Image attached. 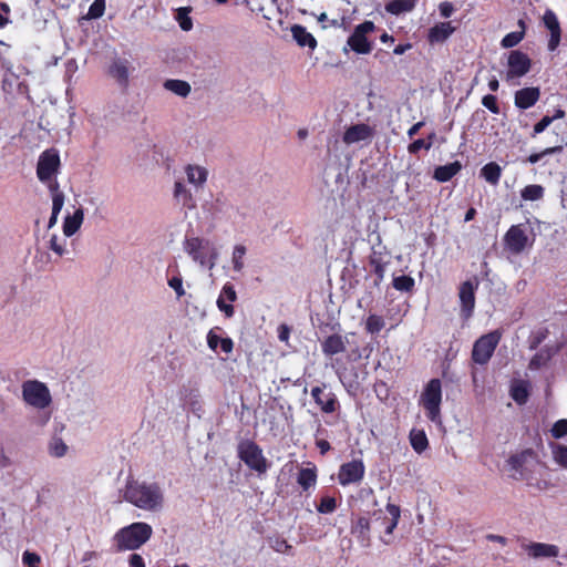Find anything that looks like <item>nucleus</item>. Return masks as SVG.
Listing matches in <instances>:
<instances>
[{
  "instance_id": "nucleus-1",
  "label": "nucleus",
  "mask_w": 567,
  "mask_h": 567,
  "mask_svg": "<svg viewBox=\"0 0 567 567\" xmlns=\"http://www.w3.org/2000/svg\"><path fill=\"white\" fill-rule=\"evenodd\" d=\"M120 493L124 501L146 512H159L164 507V489L157 482L130 476Z\"/></svg>"
},
{
  "instance_id": "nucleus-2",
  "label": "nucleus",
  "mask_w": 567,
  "mask_h": 567,
  "mask_svg": "<svg viewBox=\"0 0 567 567\" xmlns=\"http://www.w3.org/2000/svg\"><path fill=\"white\" fill-rule=\"evenodd\" d=\"M183 249L195 264L208 270L215 268L219 258L217 246L210 239L199 236H186Z\"/></svg>"
},
{
  "instance_id": "nucleus-3",
  "label": "nucleus",
  "mask_w": 567,
  "mask_h": 567,
  "mask_svg": "<svg viewBox=\"0 0 567 567\" xmlns=\"http://www.w3.org/2000/svg\"><path fill=\"white\" fill-rule=\"evenodd\" d=\"M152 534L151 525L137 522L118 529L113 537V543L117 551L134 550L143 546Z\"/></svg>"
},
{
  "instance_id": "nucleus-4",
  "label": "nucleus",
  "mask_w": 567,
  "mask_h": 567,
  "mask_svg": "<svg viewBox=\"0 0 567 567\" xmlns=\"http://www.w3.org/2000/svg\"><path fill=\"white\" fill-rule=\"evenodd\" d=\"M442 384L439 379H432L424 386L419 404L425 410L427 419L441 423Z\"/></svg>"
},
{
  "instance_id": "nucleus-5",
  "label": "nucleus",
  "mask_w": 567,
  "mask_h": 567,
  "mask_svg": "<svg viewBox=\"0 0 567 567\" xmlns=\"http://www.w3.org/2000/svg\"><path fill=\"white\" fill-rule=\"evenodd\" d=\"M60 168V157L56 151H44L38 161L37 176L49 189H55L59 183L55 178Z\"/></svg>"
},
{
  "instance_id": "nucleus-6",
  "label": "nucleus",
  "mask_w": 567,
  "mask_h": 567,
  "mask_svg": "<svg viewBox=\"0 0 567 567\" xmlns=\"http://www.w3.org/2000/svg\"><path fill=\"white\" fill-rule=\"evenodd\" d=\"M23 401L38 410L48 408L52 396L45 383L39 380H27L21 385Z\"/></svg>"
},
{
  "instance_id": "nucleus-7",
  "label": "nucleus",
  "mask_w": 567,
  "mask_h": 567,
  "mask_svg": "<svg viewBox=\"0 0 567 567\" xmlns=\"http://www.w3.org/2000/svg\"><path fill=\"white\" fill-rule=\"evenodd\" d=\"M239 458L259 475L265 474L269 468V462L262 454V450L252 441H243L238 445Z\"/></svg>"
},
{
  "instance_id": "nucleus-8",
  "label": "nucleus",
  "mask_w": 567,
  "mask_h": 567,
  "mask_svg": "<svg viewBox=\"0 0 567 567\" xmlns=\"http://www.w3.org/2000/svg\"><path fill=\"white\" fill-rule=\"evenodd\" d=\"M499 340L501 334L497 331L482 336L474 343L472 351L473 361L477 364H486L493 355Z\"/></svg>"
},
{
  "instance_id": "nucleus-9",
  "label": "nucleus",
  "mask_w": 567,
  "mask_h": 567,
  "mask_svg": "<svg viewBox=\"0 0 567 567\" xmlns=\"http://www.w3.org/2000/svg\"><path fill=\"white\" fill-rule=\"evenodd\" d=\"M532 62L530 59L522 51L514 50L508 54L507 60V72L505 75L506 82L515 85V80L524 76L530 70Z\"/></svg>"
},
{
  "instance_id": "nucleus-10",
  "label": "nucleus",
  "mask_w": 567,
  "mask_h": 567,
  "mask_svg": "<svg viewBox=\"0 0 567 567\" xmlns=\"http://www.w3.org/2000/svg\"><path fill=\"white\" fill-rule=\"evenodd\" d=\"M375 25L372 21H364L355 27L353 33L348 38L347 44L359 54H368L372 51V43L367 35L373 32Z\"/></svg>"
},
{
  "instance_id": "nucleus-11",
  "label": "nucleus",
  "mask_w": 567,
  "mask_h": 567,
  "mask_svg": "<svg viewBox=\"0 0 567 567\" xmlns=\"http://www.w3.org/2000/svg\"><path fill=\"white\" fill-rule=\"evenodd\" d=\"M365 473V466L361 460H353L340 466L338 481L342 486L360 483Z\"/></svg>"
},
{
  "instance_id": "nucleus-12",
  "label": "nucleus",
  "mask_w": 567,
  "mask_h": 567,
  "mask_svg": "<svg viewBox=\"0 0 567 567\" xmlns=\"http://www.w3.org/2000/svg\"><path fill=\"white\" fill-rule=\"evenodd\" d=\"M478 282L467 280L460 287L458 297L462 306V315L464 318H470L475 307V290L477 289Z\"/></svg>"
},
{
  "instance_id": "nucleus-13",
  "label": "nucleus",
  "mask_w": 567,
  "mask_h": 567,
  "mask_svg": "<svg viewBox=\"0 0 567 567\" xmlns=\"http://www.w3.org/2000/svg\"><path fill=\"white\" fill-rule=\"evenodd\" d=\"M505 243L508 249L514 254H519L525 249L528 237L522 225H515L508 229L505 235Z\"/></svg>"
},
{
  "instance_id": "nucleus-14",
  "label": "nucleus",
  "mask_w": 567,
  "mask_h": 567,
  "mask_svg": "<svg viewBox=\"0 0 567 567\" xmlns=\"http://www.w3.org/2000/svg\"><path fill=\"white\" fill-rule=\"evenodd\" d=\"M373 136V128L364 123H359L349 126L343 133V142L351 145L359 142L371 140Z\"/></svg>"
},
{
  "instance_id": "nucleus-15",
  "label": "nucleus",
  "mask_w": 567,
  "mask_h": 567,
  "mask_svg": "<svg viewBox=\"0 0 567 567\" xmlns=\"http://www.w3.org/2000/svg\"><path fill=\"white\" fill-rule=\"evenodd\" d=\"M311 396L324 413H332L338 406L336 395L331 391H328L326 386L313 388L311 390Z\"/></svg>"
},
{
  "instance_id": "nucleus-16",
  "label": "nucleus",
  "mask_w": 567,
  "mask_h": 567,
  "mask_svg": "<svg viewBox=\"0 0 567 567\" xmlns=\"http://www.w3.org/2000/svg\"><path fill=\"white\" fill-rule=\"evenodd\" d=\"M528 453H522L513 455L508 458L507 463L511 471V476L514 480L529 481L526 470L529 467L530 462L528 461Z\"/></svg>"
},
{
  "instance_id": "nucleus-17",
  "label": "nucleus",
  "mask_w": 567,
  "mask_h": 567,
  "mask_svg": "<svg viewBox=\"0 0 567 567\" xmlns=\"http://www.w3.org/2000/svg\"><path fill=\"white\" fill-rule=\"evenodd\" d=\"M236 299L237 293L234 286L230 284L224 285L217 299V307L227 318H231L234 316V307L231 306V302L236 301Z\"/></svg>"
},
{
  "instance_id": "nucleus-18",
  "label": "nucleus",
  "mask_w": 567,
  "mask_h": 567,
  "mask_svg": "<svg viewBox=\"0 0 567 567\" xmlns=\"http://www.w3.org/2000/svg\"><path fill=\"white\" fill-rule=\"evenodd\" d=\"M130 72L131 64L124 59H115L109 69L110 75L123 87L128 84Z\"/></svg>"
},
{
  "instance_id": "nucleus-19",
  "label": "nucleus",
  "mask_w": 567,
  "mask_h": 567,
  "mask_svg": "<svg viewBox=\"0 0 567 567\" xmlns=\"http://www.w3.org/2000/svg\"><path fill=\"white\" fill-rule=\"evenodd\" d=\"M544 24L550 32V39L548 42V49L550 51L556 50L560 42V25L556 14L551 10H547L544 14Z\"/></svg>"
},
{
  "instance_id": "nucleus-20",
  "label": "nucleus",
  "mask_w": 567,
  "mask_h": 567,
  "mask_svg": "<svg viewBox=\"0 0 567 567\" xmlns=\"http://www.w3.org/2000/svg\"><path fill=\"white\" fill-rule=\"evenodd\" d=\"M540 90L538 87H524L515 93V105L518 109L526 110L536 104L539 100Z\"/></svg>"
},
{
  "instance_id": "nucleus-21",
  "label": "nucleus",
  "mask_w": 567,
  "mask_h": 567,
  "mask_svg": "<svg viewBox=\"0 0 567 567\" xmlns=\"http://www.w3.org/2000/svg\"><path fill=\"white\" fill-rule=\"evenodd\" d=\"M84 220V210L82 207L74 209L72 214L68 213L63 220V235L64 237H72L79 231Z\"/></svg>"
},
{
  "instance_id": "nucleus-22",
  "label": "nucleus",
  "mask_w": 567,
  "mask_h": 567,
  "mask_svg": "<svg viewBox=\"0 0 567 567\" xmlns=\"http://www.w3.org/2000/svg\"><path fill=\"white\" fill-rule=\"evenodd\" d=\"M525 550L533 558H553L559 554V548L553 544L530 543L526 545Z\"/></svg>"
},
{
  "instance_id": "nucleus-23",
  "label": "nucleus",
  "mask_w": 567,
  "mask_h": 567,
  "mask_svg": "<svg viewBox=\"0 0 567 567\" xmlns=\"http://www.w3.org/2000/svg\"><path fill=\"white\" fill-rule=\"evenodd\" d=\"M346 343L347 339L341 334H331L322 341V352L328 357L341 353L346 350Z\"/></svg>"
},
{
  "instance_id": "nucleus-24",
  "label": "nucleus",
  "mask_w": 567,
  "mask_h": 567,
  "mask_svg": "<svg viewBox=\"0 0 567 567\" xmlns=\"http://www.w3.org/2000/svg\"><path fill=\"white\" fill-rule=\"evenodd\" d=\"M187 182L195 188H202L207 181L208 172L205 167L199 165L188 164L185 167Z\"/></svg>"
},
{
  "instance_id": "nucleus-25",
  "label": "nucleus",
  "mask_w": 567,
  "mask_h": 567,
  "mask_svg": "<svg viewBox=\"0 0 567 567\" xmlns=\"http://www.w3.org/2000/svg\"><path fill=\"white\" fill-rule=\"evenodd\" d=\"M455 31V27L452 25V22H441L432 27L429 31V42L430 43H442L444 42L453 32Z\"/></svg>"
},
{
  "instance_id": "nucleus-26",
  "label": "nucleus",
  "mask_w": 567,
  "mask_h": 567,
  "mask_svg": "<svg viewBox=\"0 0 567 567\" xmlns=\"http://www.w3.org/2000/svg\"><path fill=\"white\" fill-rule=\"evenodd\" d=\"M291 33L292 38L300 47H308L311 50L316 49L317 40L305 27L295 24L291 27Z\"/></svg>"
},
{
  "instance_id": "nucleus-27",
  "label": "nucleus",
  "mask_w": 567,
  "mask_h": 567,
  "mask_svg": "<svg viewBox=\"0 0 567 567\" xmlns=\"http://www.w3.org/2000/svg\"><path fill=\"white\" fill-rule=\"evenodd\" d=\"M389 261L384 260L383 256L377 251H373L370 256V266L373 268V272L375 275V279L373 281L374 287L379 288L382 282Z\"/></svg>"
},
{
  "instance_id": "nucleus-28",
  "label": "nucleus",
  "mask_w": 567,
  "mask_h": 567,
  "mask_svg": "<svg viewBox=\"0 0 567 567\" xmlns=\"http://www.w3.org/2000/svg\"><path fill=\"white\" fill-rule=\"evenodd\" d=\"M460 162H453L447 165L439 166L435 168L434 178L439 182H447L461 169Z\"/></svg>"
},
{
  "instance_id": "nucleus-29",
  "label": "nucleus",
  "mask_w": 567,
  "mask_h": 567,
  "mask_svg": "<svg viewBox=\"0 0 567 567\" xmlns=\"http://www.w3.org/2000/svg\"><path fill=\"white\" fill-rule=\"evenodd\" d=\"M174 198L185 207L190 208L194 206L192 193L181 181L175 182Z\"/></svg>"
},
{
  "instance_id": "nucleus-30",
  "label": "nucleus",
  "mask_w": 567,
  "mask_h": 567,
  "mask_svg": "<svg viewBox=\"0 0 567 567\" xmlns=\"http://www.w3.org/2000/svg\"><path fill=\"white\" fill-rule=\"evenodd\" d=\"M352 533L357 535L358 539L368 544L370 542V522L365 517H359L352 526Z\"/></svg>"
},
{
  "instance_id": "nucleus-31",
  "label": "nucleus",
  "mask_w": 567,
  "mask_h": 567,
  "mask_svg": "<svg viewBox=\"0 0 567 567\" xmlns=\"http://www.w3.org/2000/svg\"><path fill=\"white\" fill-rule=\"evenodd\" d=\"M164 87L182 97H186L192 90L189 83L183 80H166L164 82Z\"/></svg>"
},
{
  "instance_id": "nucleus-32",
  "label": "nucleus",
  "mask_w": 567,
  "mask_h": 567,
  "mask_svg": "<svg viewBox=\"0 0 567 567\" xmlns=\"http://www.w3.org/2000/svg\"><path fill=\"white\" fill-rule=\"evenodd\" d=\"M386 512L390 518H383V524L385 525V533L391 535L399 523L401 511L399 506L389 503L386 505Z\"/></svg>"
},
{
  "instance_id": "nucleus-33",
  "label": "nucleus",
  "mask_w": 567,
  "mask_h": 567,
  "mask_svg": "<svg viewBox=\"0 0 567 567\" xmlns=\"http://www.w3.org/2000/svg\"><path fill=\"white\" fill-rule=\"evenodd\" d=\"M481 175L489 184L496 185L499 182L502 168L498 164L491 162L481 169Z\"/></svg>"
},
{
  "instance_id": "nucleus-34",
  "label": "nucleus",
  "mask_w": 567,
  "mask_h": 567,
  "mask_svg": "<svg viewBox=\"0 0 567 567\" xmlns=\"http://www.w3.org/2000/svg\"><path fill=\"white\" fill-rule=\"evenodd\" d=\"M417 0H392L385 6V10L392 14L411 11Z\"/></svg>"
},
{
  "instance_id": "nucleus-35",
  "label": "nucleus",
  "mask_w": 567,
  "mask_h": 567,
  "mask_svg": "<svg viewBox=\"0 0 567 567\" xmlns=\"http://www.w3.org/2000/svg\"><path fill=\"white\" fill-rule=\"evenodd\" d=\"M247 249L244 245L238 244L234 246L233 252H231V264L233 269L236 272H241L245 268V256H246Z\"/></svg>"
},
{
  "instance_id": "nucleus-36",
  "label": "nucleus",
  "mask_w": 567,
  "mask_h": 567,
  "mask_svg": "<svg viewBox=\"0 0 567 567\" xmlns=\"http://www.w3.org/2000/svg\"><path fill=\"white\" fill-rule=\"evenodd\" d=\"M410 442L413 450L421 454L429 445L427 437L423 431H412L410 434Z\"/></svg>"
},
{
  "instance_id": "nucleus-37",
  "label": "nucleus",
  "mask_w": 567,
  "mask_h": 567,
  "mask_svg": "<svg viewBox=\"0 0 567 567\" xmlns=\"http://www.w3.org/2000/svg\"><path fill=\"white\" fill-rule=\"evenodd\" d=\"M49 454L53 457H63L68 453V445L61 437L53 436L48 445Z\"/></svg>"
},
{
  "instance_id": "nucleus-38",
  "label": "nucleus",
  "mask_w": 567,
  "mask_h": 567,
  "mask_svg": "<svg viewBox=\"0 0 567 567\" xmlns=\"http://www.w3.org/2000/svg\"><path fill=\"white\" fill-rule=\"evenodd\" d=\"M519 27L522 28L520 31H515L506 34L501 42V45L505 49L513 48L517 45L524 38V22L519 20L518 22Z\"/></svg>"
},
{
  "instance_id": "nucleus-39",
  "label": "nucleus",
  "mask_w": 567,
  "mask_h": 567,
  "mask_svg": "<svg viewBox=\"0 0 567 567\" xmlns=\"http://www.w3.org/2000/svg\"><path fill=\"white\" fill-rule=\"evenodd\" d=\"M317 481V474L315 468H302L298 474V483L302 486L303 489H308L313 486Z\"/></svg>"
},
{
  "instance_id": "nucleus-40",
  "label": "nucleus",
  "mask_w": 567,
  "mask_h": 567,
  "mask_svg": "<svg viewBox=\"0 0 567 567\" xmlns=\"http://www.w3.org/2000/svg\"><path fill=\"white\" fill-rule=\"evenodd\" d=\"M512 398L518 404H524L528 398L527 384L523 381L515 382L511 389Z\"/></svg>"
},
{
  "instance_id": "nucleus-41",
  "label": "nucleus",
  "mask_w": 567,
  "mask_h": 567,
  "mask_svg": "<svg viewBox=\"0 0 567 567\" xmlns=\"http://www.w3.org/2000/svg\"><path fill=\"white\" fill-rule=\"evenodd\" d=\"M553 352L549 349L540 350L536 353L529 362L530 370H538L542 367L546 365L550 360Z\"/></svg>"
},
{
  "instance_id": "nucleus-42",
  "label": "nucleus",
  "mask_w": 567,
  "mask_h": 567,
  "mask_svg": "<svg viewBox=\"0 0 567 567\" xmlns=\"http://www.w3.org/2000/svg\"><path fill=\"white\" fill-rule=\"evenodd\" d=\"M520 195L524 200H539L544 196V188L540 185H528L522 190Z\"/></svg>"
},
{
  "instance_id": "nucleus-43",
  "label": "nucleus",
  "mask_w": 567,
  "mask_h": 567,
  "mask_svg": "<svg viewBox=\"0 0 567 567\" xmlns=\"http://www.w3.org/2000/svg\"><path fill=\"white\" fill-rule=\"evenodd\" d=\"M49 248L59 257L64 256L66 251V238L58 235H52L49 240Z\"/></svg>"
},
{
  "instance_id": "nucleus-44",
  "label": "nucleus",
  "mask_w": 567,
  "mask_h": 567,
  "mask_svg": "<svg viewBox=\"0 0 567 567\" xmlns=\"http://www.w3.org/2000/svg\"><path fill=\"white\" fill-rule=\"evenodd\" d=\"M393 287L403 292H410L414 288V279L410 276H398L393 278Z\"/></svg>"
},
{
  "instance_id": "nucleus-45",
  "label": "nucleus",
  "mask_w": 567,
  "mask_h": 567,
  "mask_svg": "<svg viewBox=\"0 0 567 567\" xmlns=\"http://www.w3.org/2000/svg\"><path fill=\"white\" fill-rule=\"evenodd\" d=\"M554 461L561 467L567 468V445L556 444L553 446Z\"/></svg>"
},
{
  "instance_id": "nucleus-46",
  "label": "nucleus",
  "mask_w": 567,
  "mask_h": 567,
  "mask_svg": "<svg viewBox=\"0 0 567 567\" xmlns=\"http://www.w3.org/2000/svg\"><path fill=\"white\" fill-rule=\"evenodd\" d=\"M269 546L277 553H289V550L292 548L288 542L279 536L276 537H269L268 538Z\"/></svg>"
},
{
  "instance_id": "nucleus-47",
  "label": "nucleus",
  "mask_w": 567,
  "mask_h": 567,
  "mask_svg": "<svg viewBox=\"0 0 567 567\" xmlns=\"http://www.w3.org/2000/svg\"><path fill=\"white\" fill-rule=\"evenodd\" d=\"M52 195V213L60 214L64 205V194L60 190V186L55 189H49Z\"/></svg>"
},
{
  "instance_id": "nucleus-48",
  "label": "nucleus",
  "mask_w": 567,
  "mask_h": 567,
  "mask_svg": "<svg viewBox=\"0 0 567 567\" xmlns=\"http://www.w3.org/2000/svg\"><path fill=\"white\" fill-rule=\"evenodd\" d=\"M384 327V320L382 317L377 315H370L365 322V329L370 333H378Z\"/></svg>"
},
{
  "instance_id": "nucleus-49",
  "label": "nucleus",
  "mask_w": 567,
  "mask_h": 567,
  "mask_svg": "<svg viewBox=\"0 0 567 567\" xmlns=\"http://www.w3.org/2000/svg\"><path fill=\"white\" fill-rule=\"evenodd\" d=\"M337 508V501L331 496H323L318 505L317 509L322 514H330Z\"/></svg>"
},
{
  "instance_id": "nucleus-50",
  "label": "nucleus",
  "mask_w": 567,
  "mask_h": 567,
  "mask_svg": "<svg viewBox=\"0 0 567 567\" xmlns=\"http://www.w3.org/2000/svg\"><path fill=\"white\" fill-rule=\"evenodd\" d=\"M188 12H189V10L186 8H181L177 10L176 19L179 23V27L184 31H189L193 27V22H192V19L188 17Z\"/></svg>"
},
{
  "instance_id": "nucleus-51",
  "label": "nucleus",
  "mask_w": 567,
  "mask_h": 567,
  "mask_svg": "<svg viewBox=\"0 0 567 567\" xmlns=\"http://www.w3.org/2000/svg\"><path fill=\"white\" fill-rule=\"evenodd\" d=\"M105 10L104 0H95L89 8L87 16L90 19H97L103 16Z\"/></svg>"
},
{
  "instance_id": "nucleus-52",
  "label": "nucleus",
  "mask_w": 567,
  "mask_h": 567,
  "mask_svg": "<svg viewBox=\"0 0 567 567\" xmlns=\"http://www.w3.org/2000/svg\"><path fill=\"white\" fill-rule=\"evenodd\" d=\"M218 331H220V328H214L207 333V344L213 351H216L218 346H220L221 337L217 333Z\"/></svg>"
},
{
  "instance_id": "nucleus-53",
  "label": "nucleus",
  "mask_w": 567,
  "mask_h": 567,
  "mask_svg": "<svg viewBox=\"0 0 567 567\" xmlns=\"http://www.w3.org/2000/svg\"><path fill=\"white\" fill-rule=\"evenodd\" d=\"M551 435L555 439H560L567 435V420L563 419L557 421L551 427Z\"/></svg>"
},
{
  "instance_id": "nucleus-54",
  "label": "nucleus",
  "mask_w": 567,
  "mask_h": 567,
  "mask_svg": "<svg viewBox=\"0 0 567 567\" xmlns=\"http://www.w3.org/2000/svg\"><path fill=\"white\" fill-rule=\"evenodd\" d=\"M41 561V557L31 551H24L22 555V563L25 567H39L38 564Z\"/></svg>"
},
{
  "instance_id": "nucleus-55",
  "label": "nucleus",
  "mask_w": 567,
  "mask_h": 567,
  "mask_svg": "<svg viewBox=\"0 0 567 567\" xmlns=\"http://www.w3.org/2000/svg\"><path fill=\"white\" fill-rule=\"evenodd\" d=\"M482 104L487 107L492 113L498 114L499 113V106L497 104V99L494 95H485L482 100Z\"/></svg>"
},
{
  "instance_id": "nucleus-56",
  "label": "nucleus",
  "mask_w": 567,
  "mask_h": 567,
  "mask_svg": "<svg viewBox=\"0 0 567 567\" xmlns=\"http://www.w3.org/2000/svg\"><path fill=\"white\" fill-rule=\"evenodd\" d=\"M168 286L174 289L177 295V298H181L185 295V290L183 288V280L181 277H173L168 280Z\"/></svg>"
},
{
  "instance_id": "nucleus-57",
  "label": "nucleus",
  "mask_w": 567,
  "mask_h": 567,
  "mask_svg": "<svg viewBox=\"0 0 567 567\" xmlns=\"http://www.w3.org/2000/svg\"><path fill=\"white\" fill-rule=\"evenodd\" d=\"M551 123L553 118H550V116H544L538 123L534 125L533 137L544 132Z\"/></svg>"
},
{
  "instance_id": "nucleus-58",
  "label": "nucleus",
  "mask_w": 567,
  "mask_h": 567,
  "mask_svg": "<svg viewBox=\"0 0 567 567\" xmlns=\"http://www.w3.org/2000/svg\"><path fill=\"white\" fill-rule=\"evenodd\" d=\"M431 147V143H425L424 140H416L409 145L410 153H417L421 148L429 150Z\"/></svg>"
},
{
  "instance_id": "nucleus-59",
  "label": "nucleus",
  "mask_w": 567,
  "mask_h": 567,
  "mask_svg": "<svg viewBox=\"0 0 567 567\" xmlns=\"http://www.w3.org/2000/svg\"><path fill=\"white\" fill-rule=\"evenodd\" d=\"M560 147H550V148H546L544 152L542 153H536V154H532L529 157H528V162L532 163V164H535L537 163L538 161H540V158L546 155V154H551V153H555L559 150Z\"/></svg>"
},
{
  "instance_id": "nucleus-60",
  "label": "nucleus",
  "mask_w": 567,
  "mask_h": 567,
  "mask_svg": "<svg viewBox=\"0 0 567 567\" xmlns=\"http://www.w3.org/2000/svg\"><path fill=\"white\" fill-rule=\"evenodd\" d=\"M290 336V328L287 324H280L278 327V338L280 341L288 343Z\"/></svg>"
},
{
  "instance_id": "nucleus-61",
  "label": "nucleus",
  "mask_w": 567,
  "mask_h": 567,
  "mask_svg": "<svg viewBox=\"0 0 567 567\" xmlns=\"http://www.w3.org/2000/svg\"><path fill=\"white\" fill-rule=\"evenodd\" d=\"M454 11L453 4L450 2H442L440 4V13L443 18H449Z\"/></svg>"
},
{
  "instance_id": "nucleus-62",
  "label": "nucleus",
  "mask_w": 567,
  "mask_h": 567,
  "mask_svg": "<svg viewBox=\"0 0 567 567\" xmlns=\"http://www.w3.org/2000/svg\"><path fill=\"white\" fill-rule=\"evenodd\" d=\"M220 348H221L223 352H225L227 354L230 353L234 348L233 340L230 338H221Z\"/></svg>"
},
{
  "instance_id": "nucleus-63",
  "label": "nucleus",
  "mask_w": 567,
  "mask_h": 567,
  "mask_svg": "<svg viewBox=\"0 0 567 567\" xmlns=\"http://www.w3.org/2000/svg\"><path fill=\"white\" fill-rule=\"evenodd\" d=\"M130 566L131 567H145L144 560L141 555L133 554L130 557Z\"/></svg>"
},
{
  "instance_id": "nucleus-64",
  "label": "nucleus",
  "mask_w": 567,
  "mask_h": 567,
  "mask_svg": "<svg viewBox=\"0 0 567 567\" xmlns=\"http://www.w3.org/2000/svg\"><path fill=\"white\" fill-rule=\"evenodd\" d=\"M317 446L319 447L321 454H324V453H327L330 450V444L326 440L317 441Z\"/></svg>"
}]
</instances>
